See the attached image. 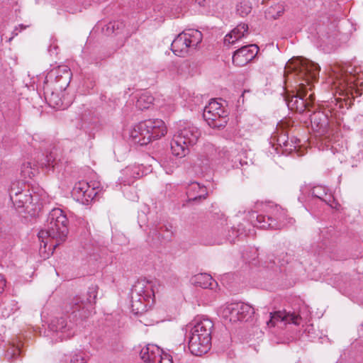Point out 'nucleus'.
<instances>
[{
    "instance_id": "obj_38",
    "label": "nucleus",
    "mask_w": 363,
    "mask_h": 363,
    "mask_svg": "<svg viewBox=\"0 0 363 363\" xmlns=\"http://www.w3.org/2000/svg\"><path fill=\"white\" fill-rule=\"evenodd\" d=\"M6 286V279L2 275V274H0V294H1L4 289V287Z\"/></svg>"
},
{
    "instance_id": "obj_40",
    "label": "nucleus",
    "mask_w": 363,
    "mask_h": 363,
    "mask_svg": "<svg viewBox=\"0 0 363 363\" xmlns=\"http://www.w3.org/2000/svg\"><path fill=\"white\" fill-rule=\"evenodd\" d=\"M111 29L113 30H114L116 29H116H118L119 28V26H118V23L116 24V23H113V24L112 23H110L108 26V29L111 28Z\"/></svg>"
},
{
    "instance_id": "obj_37",
    "label": "nucleus",
    "mask_w": 363,
    "mask_h": 363,
    "mask_svg": "<svg viewBox=\"0 0 363 363\" xmlns=\"http://www.w3.org/2000/svg\"><path fill=\"white\" fill-rule=\"evenodd\" d=\"M235 38H234L232 33L230 32V33L227 34L225 36V38H224V43L225 44H233L235 42Z\"/></svg>"
},
{
    "instance_id": "obj_4",
    "label": "nucleus",
    "mask_w": 363,
    "mask_h": 363,
    "mask_svg": "<svg viewBox=\"0 0 363 363\" xmlns=\"http://www.w3.org/2000/svg\"><path fill=\"white\" fill-rule=\"evenodd\" d=\"M167 133L164 122L160 119H148L140 122L131 132L135 143L146 145L152 140L160 138Z\"/></svg>"
},
{
    "instance_id": "obj_15",
    "label": "nucleus",
    "mask_w": 363,
    "mask_h": 363,
    "mask_svg": "<svg viewBox=\"0 0 363 363\" xmlns=\"http://www.w3.org/2000/svg\"><path fill=\"white\" fill-rule=\"evenodd\" d=\"M310 117L313 130L320 136H326L330 131L328 116L323 112L318 111L313 112Z\"/></svg>"
},
{
    "instance_id": "obj_49",
    "label": "nucleus",
    "mask_w": 363,
    "mask_h": 363,
    "mask_svg": "<svg viewBox=\"0 0 363 363\" xmlns=\"http://www.w3.org/2000/svg\"><path fill=\"white\" fill-rule=\"evenodd\" d=\"M164 228H165V230H168L167 227L164 226Z\"/></svg>"
},
{
    "instance_id": "obj_13",
    "label": "nucleus",
    "mask_w": 363,
    "mask_h": 363,
    "mask_svg": "<svg viewBox=\"0 0 363 363\" xmlns=\"http://www.w3.org/2000/svg\"><path fill=\"white\" fill-rule=\"evenodd\" d=\"M259 52V48L255 44L243 46L235 51L233 55V62L238 67H242L252 61Z\"/></svg>"
},
{
    "instance_id": "obj_24",
    "label": "nucleus",
    "mask_w": 363,
    "mask_h": 363,
    "mask_svg": "<svg viewBox=\"0 0 363 363\" xmlns=\"http://www.w3.org/2000/svg\"><path fill=\"white\" fill-rule=\"evenodd\" d=\"M11 194V201L16 208L24 207L28 203H31L33 201V197L30 194H28L27 191L25 192H14Z\"/></svg>"
},
{
    "instance_id": "obj_10",
    "label": "nucleus",
    "mask_w": 363,
    "mask_h": 363,
    "mask_svg": "<svg viewBox=\"0 0 363 363\" xmlns=\"http://www.w3.org/2000/svg\"><path fill=\"white\" fill-rule=\"evenodd\" d=\"M307 94V89L304 84L301 83L296 91V95L291 96L287 95L284 97V101L291 111H295L298 113H303L306 109L310 111L309 107L311 105L313 96L310 95V101L306 99Z\"/></svg>"
},
{
    "instance_id": "obj_47",
    "label": "nucleus",
    "mask_w": 363,
    "mask_h": 363,
    "mask_svg": "<svg viewBox=\"0 0 363 363\" xmlns=\"http://www.w3.org/2000/svg\"><path fill=\"white\" fill-rule=\"evenodd\" d=\"M279 263L281 265H284V262L283 261V262H281V261H279Z\"/></svg>"
},
{
    "instance_id": "obj_16",
    "label": "nucleus",
    "mask_w": 363,
    "mask_h": 363,
    "mask_svg": "<svg viewBox=\"0 0 363 363\" xmlns=\"http://www.w3.org/2000/svg\"><path fill=\"white\" fill-rule=\"evenodd\" d=\"M300 320V315L295 313H286V311H277L270 313V319L267 322V324L269 327L275 326L277 322L299 325Z\"/></svg>"
},
{
    "instance_id": "obj_48",
    "label": "nucleus",
    "mask_w": 363,
    "mask_h": 363,
    "mask_svg": "<svg viewBox=\"0 0 363 363\" xmlns=\"http://www.w3.org/2000/svg\"><path fill=\"white\" fill-rule=\"evenodd\" d=\"M279 263L281 265H284V262L283 261V262H281V261H279Z\"/></svg>"
},
{
    "instance_id": "obj_3",
    "label": "nucleus",
    "mask_w": 363,
    "mask_h": 363,
    "mask_svg": "<svg viewBox=\"0 0 363 363\" xmlns=\"http://www.w3.org/2000/svg\"><path fill=\"white\" fill-rule=\"evenodd\" d=\"M200 136V130L193 124L188 122L180 124L170 143L172 154L179 157H185L189 152V147L194 145Z\"/></svg>"
},
{
    "instance_id": "obj_39",
    "label": "nucleus",
    "mask_w": 363,
    "mask_h": 363,
    "mask_svg": "<svg viewBox=\"0 0 363 363\" xmlns=\"http://www.w3.org/2000/svg\"><path fill=\"white\" fill-rule=\"evenodd\" d=\"M17 186H18V184H15V183H13V184L11 185V188H10V189H9V197H10V198H11V194L13 191V192H16V193H18V192H23L22 191H19V190H18V189ZM13 194H15V193H13Z\"/></svg>"
},
{
    "instance_id": "obj_1",
    "label": "nucleus",
    "mask_w": 363,
    "mask_h": 363,
    "mask_svg": "<svg viewBox=\"0 0 363 363\" xmlns=\"http://www.w3.org/2000/svg\"><path fill=\"white\" fill-rule=\"evenodd\" d=\"M69 220L67 216L60 208H53L48 214L46 228L38 233L40 245L46 248L49 239L51 242L50 248H55L64 242L69 233Z\"/></svg>"
},
{
    "instance_id": "obj_42",
    "label": "nucleus",
    "mask_w": 363,
    "mask_h": 363,
    "mask_svg": "<svg viewBox=\"0 0 363 363\" xmlns=\"http://www.w3.org/2000/svg\"><path fill=\"white\" fill-rule=\"evenodd\" d=\"M200 6H204L205 0H196Z\"/></svg>"
},
{
    "instance_id": "obj_6",
    "label": "nucleus",
    "mask_w": 363,
    "mask_h": 363,
    "mask_svg": "<svg viewBox=\"0 0 363 363\" xmlns=\"http://www.w3.org/2000/svg\"><path fill=\"white\" fill-rule=\"evenodd\" d=\"M203 35L196 29H188L179 33L172 41L171 49L177 56L184 57L190 49H195L202 41Z\"/></svg>"
},
{
    "instance_id": "obj_36",
    "label": "nucleus",
    "mask_w": 363,
    "mask_h": 363,
    "mask_svg": "<svg viewBox=\"0 0 363 363\" xmlns=\"http://www.w3.org/2000/svg\"><path fill=\"white\" fill-rule=\"evenodd\" d=\"M162 166L165 170L166 173L170 174L173 172L174 167L177 166L176 164L173 163V165H169L168 161H164Z\"/></svg>"
},
{
    "instance_id": "obj_7",
    "label": "nucleus",
    "mask_w": 363,
    "mask_h": 363,
    "mask_svg": "<svg viewBox=\"0 0 363 363\" xmlns=\"http://www.w3.org/2000/svg\"><path fill=\"white\" fill-rule=\"evenodd\" d=\"M288 67L299 78L304 79L308 84L311 82L315 81L319 75L320 67L318 65L303 57L290 60Z\"/></svg>"
},
{
    "instance_id": "obj_5",
    "label": "nucleus",
    "mask_w": 363,
    "mask_h": 363,
    "mask_svg": "<svg viewBox=\"0 0 363 363\" xmlns=\"http://www.w3.org/2000/svg\"><path fill=\"white\" fill-rule=\"evenodd\" d=\"M155 290L152 281L146 279H138L132 287L131 308L135 314L147 311L150 300L153 301Z\"/></svg>"
},
{
    "instance_id": "obj_46",
    "label": "nucleus",
    "mask_w": 363,
    "mask_h": 363,
    "mask_svg": "<svg viewBox=\"0 0 363 363\" xmlns=\"http://www.w3.org/2000/svg\"><path fill=\"white\" fill-rule=\"evenodd\" d=\"M60 335V333H59V334L57 335V337H59V335ZM58 340H59V341H61L59 338L56 339V341H58Z\"/></svg>"
},
{
    "instance_id": "obj_2",
    "label": "nucleus",
    "mask_w": 363,
    "mask_h": 363,
    "mask_svg": "<svg viewBox=\"0 0 363 363\" xmlns=\"http://www.w3.org/2000/svg\"><path fill=\"white\" fill-rule=\"evenodd\" d=\"M213 328V323L208 318L198 320L191 328L189 349L192 354L201 356L209 350Z\"/></svg>"
},
{
    "instance_id": "obj_28",
    "label": "nucleus",
    "mask_w": 363,
    "mask_h": 363,
    "mask_svg": "<svg viewBox=\"0 0 363 363\" xmlns=\"http://www.w3.org/2000/svg\"><path fill=\"white\" fill-rule=\"evenodd\" d=\"M248 31V25L245 23H240L232 31V34L235 38V40H238L245 36V33Z\"/></svg>"
},
{
    "instance_id": "obj_27",
    "label": "nucleus",
    "mask_w": 363,
    "mask_h": 363,
    "mask_svg": "<svg viewBox=\"0 0 363 363\" xmlns=\"http://www.w3.org/2000/svg\"><path fill=\"white\" fill-rule=\"evenodd\" d=\"M89 359L88 355L82 350L74 352L70 358V363H87Z\"/></svg>"
},
{
    "instance_id": "obj_22",
    "label": "nucleus",
    "mask_w": 363,
    "mask_h": 363,
    "mask_svg": "<svg viewBox=\"0 0 363 363\" xmlns=\"http://www.w3.org/2000/svg\"><path fill=\"white\" fill-rule=\"evenodd\" d=\"M276 213L274 214V217L272 216H267L268 228L272 229H281L283 226V221L285 217V211L281 207L276 206Z\"/></svg>"
},
{
    "instance_id": "obj_19",
    "label": "nucleus",
    "mask_w": 363,
    "mask_h": 363,
    "mask_svg": "<svg viewBox=\"0 0 363 363\" xmlns=\"http://www.w3.org/2000/svg\"><path fill=\"white\" fill-rule=\"evenodd\" d=\"M122 174L123 177L119 178L120 183L130 185L134 182L135 179L140 177L141 169L139 166H128L123 169Z\"/></svg>"
},
{
    "instance_id": "obj_44",
    "label": "nucleus",
    "mask_w": 363,
    "mask_h": 363,
    "mask_svg": "<svg viewBox=\"0 0 363 363\" xmlns=\"http://www.w3.org/2000/svg\"><path fill=\"white\" fill-rule=\"evenodd\" d=\"M19 26L21 27V30L26 28V26H24L23 24L19 25Z\"/></svg>"
},
{
    "instance_id": "obj_20",
    "label": "nucleus",
    "mask_w": 363,
    "mask_h": 363,
    "mask_svg": "<svg viewBox=\"0 0 363 363\" xmlns=\"http://www.w3.org/2000/svg\"><path fill=\"white\" fill-rule=\"evenodd\" d=\"M163 354V351L157 345H147L140 353L141 359L147 363H152L155 358Z\"/></svg>"
},
{
    "instance_id": "obj_26",
    "label": "nucleus",
    "mask_w": 363,
    "mask_h": 363,
    "mask_svg": "<svg viewBox=\"0 0 363 363\" xmlns=\"http://www.w3.org/2000/svg\"><path fill=\"white\" fill-rule=\"evenodd\" d=\"M251 11L252 6L248 1H242L237 5L236 11L241 17L247 16Z\"/></svg>"
},
{
    "instance_id": "obj_30",
    "label": "nucleus",
    "mask_w": 363,
    "mask_h": 363,
    "mask_svg": "<svg viewBox=\"0 0 363 363\" xmlns=\"http://www.w3.org/2000/svg\"><path fill=\"white\" fill-rule=\"evenodd\" d=\"M21 354V350L14 345L11 346L6 352V357L9 362H13Z\"/></svg>"
},
{
    "instance_id": "obj_31",
    "label": "nucleus",
    "mask_w": 363,
    "mask_h": 363,
    "mask_svg": "<svg viewBox=\"0 0 363 363\" xmlns=\"http://www.w3.org/2000/svg\"><path fill=\"white\" fill-rule=\"evenodd\" d=\"M21 172L22 176L26 178H31L32 177H34V169L31 167L30 162H25L22 164L21 168Z\"/></svg>"
},
{
    "instance_id": "obj_41",
    "label": "nucleus",
    "mask_w": 363,
    "mask_h": 363,
    "mask_svg": "<svg viewBox=\"0 0 363 363\" xmlns=\"http://www.w3.org/2000/svg\"><path fill=\"white\" fill-rule=\"evenodd\" d=\"M281 137H279V138H278V142H279V143H283V144H284L285 146H286V145H287V144H286V143H287V141H286V140H284V139H283V140H281Z\"/></svg>"
},
{
    "instance_id": "obj_21",
    "label": "nucleus",
    "mask_w": 363,
    "mask_h": 363,
    "mask_svg": "<svg viewBox=\"0 0 363 363\" xmlns=\"http://www.w3.org/2000/svg\"><path fill=\"white\" fill-rule=\"evenodd\" d=\"M276 213L274 214V217L272 216H267L268 228L272 229H281L283 226V221L285 217V211L281 207L276 206Z\"/></svg>"
},
{
    "instance_id": "obj_25",
    "label": "nucleus",
    "mask_w": 363,
    "mask_h": 363,
    "mask_svg": "<svg viewBox=\"0 0 363 363\" xmlns=\"http://www.w3.org/2000/svg\"><path fill=\"white\" fill-rule=\"evenodd\" d=\"M154 101V97L147 91H144L138 97L135 102V106L140 110L147 109Z\"/></svg>"
},
{
    "instance_id": "obj_18",
    "label": "nucleus",
    "mask_w": 363,
    "mask_h": 363,
    "mask_svg": "<svg viewBox=\"0 0 363 363\" xmlns=\"http://www.w3.org/2000/svg\"><path fill=\"white\" fill-rule=\"evenodd\" d=\"M191 282L203 289H213L218 286V283L212 277L211 274H195L191 278Z\"/></svg>"
},
{
    "instance_id": "obj_32",
    "label": "nucleus",
    "mask_w": 363,
    "mask_h": 363,
    "mask_svg": "<svg viewBox=\"0 0 363 363\" xmlns=\"http://www.w3.org/2000/svg\"><path fill=\"white\" fill-rule=\"evenodd\" d=\"M250 253L252 254L251 256L248 255V252L246 251L243 253L242 257L244 259L249 263H251L252 264L256 265L257 264V262L256 261V259L258 257V252L257 249H252L250 252Z\"/></svg>"
},
{
    "instance_id": "obj_17",
    "label": "nucleus",
    "mask_w": 363,
    "mask_h": 363,
    "mask_svg": "<svg viewBox=\"0 0 363 363\" xmlns=\"http://www.w3.org/2000/svg\"><path fill=\"white\" fill-rule=\"evenodd\" d=\"M186 195L189 201H197L205 199L208 191L205 186H201L199 183L194 182L187 186Z\"/></svg>"
},
{
    "instance_id": "obj_12",
    "label": "nucleus",
    "mask_w": 363,
    "mask_h": 363,
    "mask_svg": "<svg viewBox=\"0 0 363 363\" xmlns=\"http://www.w3.org/2000/svg\"><path fill=\"white\" fill-rule=\"evenodd\" d=\"M49 329L51 332L57 335L59 333V339L62 341L72 337L75 335V325L72 322H67L64 317L55 318L49 324Z\"/></svg>"
},
{
    "instance_id": "obj_23",
    "label": "nucleus",
    "mask_w": 363,
    "mask_h": 363,
    "mask_svg": "<svg viewBox=\"0 0 363 363\" xmlns=\"http://www.w3.org/2000/svg\"><path fill=\"white\" fill-rule=\"evenodd\" d=\"M311 195L313 197L317 198L333 207L331 203L334 201V198L333 195L329 193V190L325 187L322 186L313 187L311 190Z\"/></svg>"
},
{
    "instance_id": "obj_35",
    "label": "nucleus",
    "mask_w": 363,
    "mask_h": 363,
    "mask_svg": "<svg viewBox=\"0 0 363 363\" xmlns=\"http://www.w3.org/2000/svg\"><path fill=\"white\" fill-rule=\"evenodd\" d=\"M267 216L264 215H257L256 218L257 221L259 224H260V228H266L268 226V220L267 219Z\"/></svg>"
},
{
    "instance_id": "obj_45",
    "label": "nucleus",
    "mask_w": 363,
    "mask_h": 363,
    "mask_svg": "<svg viewBox=\"0 0 363 363\" xmlns=\"http://www.w3.org/2000/svg\"><path fill=\"white\" fill-rule=\"evenodd\" d=\"M327 38L328 39V41L330 43L332 42V40L330 39V36H328Z\"/></svg>"
},
{
    "instance_id": "obj_33",
    "label": "nucleus",
    "mask_w": 363,
    "mask_h": 363,
    "mask_svg": "<svg viewBox=\"0 0 363 363\" xmlns=\"http://www.w3.org/2000/svg\"><path fill=\"white\" fill-rule=\"evenodd\" d=\"M46 100H48L50 106L53 108L59 107L61 104V99L59 98L58 94H55L52 92L50 96L48 98H45Z\"/></svg>"
},
{
    "instance_id": "obj_14",
    "label": "nucleus",
    "mask_w": 363,
    "mask_h": 363,
    "mask_svg": "<svg viewBox=\"0 0 363 363\" xmlns=\"http://www.w3.org/2000/svg\"><path fill=\"white\" fill-rule=\"evenodd\" d=\"M72 195L79 202L88 204L94 199L96 193L94 189L90 188L87 182L82 181L74 185L72 189Z\"/></svg>"
},
{
    "instance_id": "obj_43",
    "label": "nucleus",
    "mask_w": 363,
    "mask_h": 363,
    "mask_svg": "<svg viewBox=\"0 0 363 363\" xmlns=\"http://www.w3.org/2000/svg\"><path fill=\"white\" fill-rule=\"evenodd\" d=\"M17 28H16V29L13 31V34L15 35H18V33H17Z\"/></svg>"
},
{
    "instance_id": "obj_34",
    "label": "nucleus",
    "mask_w": 363,
    "mask_h": 363,
    "mask_svg": "<svg viewBox=\"0 0 363 363\" xmlns=\"http://www.w3.org/2000/svg\"><path fill=\"white\" fill-rule=\"evenodd\" d=\"M152 363H173L172 357L163 352V354L155 358Z\"/></svg>"
},
{
    "instance_id": "obj_8",
    "label": "nucleus",
    "mask_w": 363,
    "mask_h": 363,
    "mask_svg": "<svg viewBox=\"0 0 363 363\" xmlns=\"http://www.w3.org/2000/svg\"><path fill=\"white\" fill-rule=\"evenodd\" d=\"M253 313L254 309L242 302L226 303L220 310L223 319L233 323L247 320Z\"/></svg>"
},
{
    "instance_id": "obj_9",
    "label": "nucleus",
    "mask_w": 363,
    "mask_h": 363,
    "mask_svg": "<svg viewBox=\"0 0 363 363\" xmlns=\"http://www.w3.org/2000/svg\"><path fill=\"white\" fill-rule=\"evenodd\" d=\"M203 119L213 128H224L228 123V112L223 105L215 99H211L203 112Z\"/></svg>"
},
{
    "instance_id": "obj_11",
    "label": "nucleus",
    "mask_w": 363,
    "mask_h": 363,
    "mask_svg": "<svg viewBox=\"0 0 363 363\" xmlns=\"http://www.w3.org/2000/svg\"><path fill=\"white\" fill-rule=\"evenodd\" d=\"M97 296V287H90L87 291V298L86 300L79 296L74 297L69 303L70 311L72 313H79L80 318H85L89 311V308L96 303Z\"/></svg>"
},
{
    "instance_id": "obj_29",
    "label": "nucleus",
    "mask_w": 363,
    "mask_h": 363,
    "mask_svg": "<svg viewBox=\"0 0 363 363\" xmlns=\"http://www.w3.org/2000/svg\"><path fill=\"white\" fill-rule=\"evenodd\" d=\"M284 12V8L281 4H276L268 9V14L274 19L281 16Z\"/></svg>"
}]
</instances>
